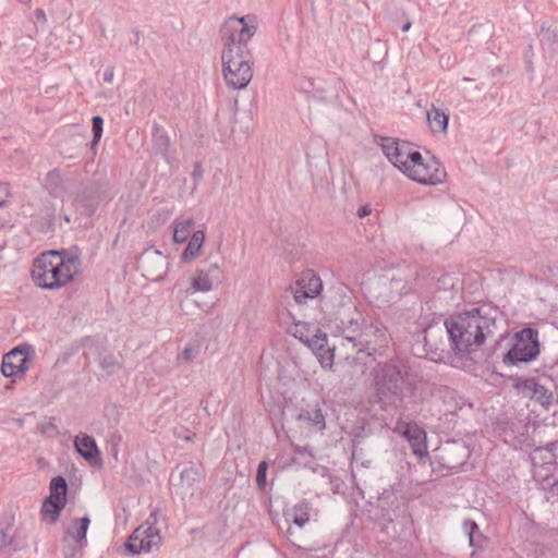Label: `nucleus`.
Here are the masks:
<instances>
[{"label": "nucleus", "mask_w": 558, "mask_h": 558, "mask_svg": "<svg viewBox=\"0 0 558 558\" xmlns=\"http://www.w3.org/2000/svg\"><path fill=\"white\" fill-rule=\"evenodd\" d=\"M426 120L433 133L445 134L447 132L449 117L441 109L432 106L426 112Z\"/></svg>", "instance_id": "22"}, {"label": "nucleus", "mask_w": 558, "mask_h": 558, "mask_svg": "<svg viewBox=\"0 0 558 558\" xmlns=\"http://www.w3.org/2000/svg\"><path fill=\"white\" fill-rule=\"evenodd\" d=\"M221 61L227 85L233 89L245 88L253 77L251 52H221Z\"/></svg>", "instance_id": "7"}, {"label": "nucleus", "mask_w": 558, "mask_h": 558, "mask_svg": "<svg viewBox=\"0 0 558 558\" xmlns=\"http://www.w3.org/2000/svg\"><path fill=\"white\" fill-rule=\"evenodd\" d=\"M458 449L462 452V459L466 458V449L463 446L458 447Z\"/></svg>", "instance_id": "43"}, {"label": "nucleus", "mask_w": 558, "mask_h": 558, "mask_svg": "<svg viewBox=\"0 0 558 558\" xmlns=\"http://www.w3.org/2000/svg\"><path fill=\"white\" fill-rule=\"evenodd\" d=\"M59 178H60L59 172H58V171H56V170L50 171V172L48 173V179H49V180H58Z\"/></svg>", "instance_id": "42"}, {"label": "nucleus", "mask_w": 558, "mask_h": 558, "mask_svg": "<svg viewBox=\"0 0 558 558\" xmlns=\"http://www.w3.org/2000/svg\"><path fill=\"white\" fill-rule=\"evenodd\" d=\"M89 522L88 517L72 520L66 530V534L72 537L76 544L83 545L85 543Z\"/></svg>", "instance_id": "24"}, {"label": "nucleus", "mask_w": 558, "mask_h": 558, "mask_svg": "<svg viewBox=\"0 0 558 558\" xmlns=\"http://www.w3.org/2000/svg\"><path fill=\"white\" fill-rule=\"evenodd\" d=\"M411 28V23L408 22L402 26V32H408Z\"/></svg>", "instance_id": "44"}, {"label": "nucleus", "mask_w": 558, "mask_h": 558, "mask_svg": "<svg viewBox=\"0 0 558 558\" xmlns=\"http://www.w3.org/2000/svg\"><path fill=\"white\" fill-rule=\"evenodd\" d=\"M137 265L142 275L151 281L162 280L168 271L167 257L155 248L145 250L140 256Z\"/></svg>", "instance_id": "15"}, {"label": "nucleus", "mask_w": 558, "mask_h": 558, "mask_svg": "<svg viewBox=\"0 0 558 558\" xmlns=\"http://www.w3.org/2000/svg\"><path fill=\"white\" fill-rule=\"evenodd\" d=\"M397 429L408 439L414 454L424 457L427 453L425 432L417 425L399 423Z\"/></svg>", "instance_id": "18"}, {"label": "nucleus", "mask_w": 558, "mask_h": 558, "mask_svg": "<svg viewBox=\"0 0 558 558\" xmlns=\"http://www.w3.org/2000/svg\"><path fill=\"white\" fill-rule=\"evenodd\" d=\"M447 335L446 323L441 325H433L424 330V342L425 345L432 352L444 351V337Z\"/></svg>", "instance_id": "19"}, {"label": "nucleus", "mask_w": 558, "mask_h": 558, "mask_svg": "<svg viewBox=\"0 0 558 558\" xmlns=\"http://www.w3.org/2000/svg\"><path fill=\"white\" fill-rule=\"evenodd\" d=\"M377 45L379 46V48H381L386 52L385 47H384V45H381V43L378 41Z\"/></svg>", "instance_id": "46"}, {"label": "nucleus", "mask_w": 558, "mask_h": 558, "mask_svg": "<svg viewBox=\"0 0 558 558\" xmlns=\"http://www.w3.org/2000/svg\"><path fill=\"white\" fill-rule=\"evenodd\" d=\"M542 43L554 52H558V25L551 26L542 33Z\"/></svg>", "instance_id": "30"}, {"label": "nucleus", "mask_w": 558, "mask_h": 558, "mask_svg": "<svg viewBox=\"0 0 558 558\" xmlns=\"http://www.w3.org/2000/svg\"><path fill=\"white\" fill-rule=\"evenodd\" d=\"M390 289L391 292H395L396 294H402L407 291V284L402 279L392 278L390 281Z\"/></svg>", "instance_id": "34"}, {"label": "nucleus", "mask_w": 558, "mask_h": 558, "mask_svg": "<svg viewBox=\"0 0 558 558\" xmlns=\"http://www.w3.org/2000/svg\"><path fill=\"white\" fill-rule=\"evenodd\" d=\"M35 356V350L31 344H20L4 354L1 372L5 377L24 374L29 369Z\"/></svg>", "instance_id": "13"}, {"label": "nucleus", "mask_w": 558, "mask_h": 558, "mask_svg": "<svg viewBox=\"0 0 558 558\" xmlns=\"http://www.w3.org/2000/svg\"><path fill=\"white\" fill-rule=\"evenodd\" d=\"M81 272V260L75 254L50 251L35 259L33 279L37 286L54 290L60 289Z\"/></svg>", "instance_id": "2"}, {"label": "nucleus", "mask_w": 558, "mask_h": 558, "mask_svg": "<svg viewBox=\"0 0 558 558\" xmlns=\"http://www.w3.org/2000/svg\"><path fill=\"white\" fill-rule=\"evenodd\" d=\"M496 310L480 307L446 322L450 349L454 354L453 363L475 352L496 333Z\"/></svg>", "instance_id": "1"}, {"label": "nucleus", "mask_w": 558, "mask_h": 558, "mask_svg": "<svg viewBox=\"0 0 558 558\" xmlns=\"http://www.w3.org/2000/svg\"><path fill=\"white\" fill-rule=\"evenodd\" d=\"M463 81H465V83H469V82H471L472 80H471V78H469V77H464V78H463Z\"/></svg>", "instance_id": "47"}, {"label": "nucleus", "mask_w": 558, "mask_h": 558, "mask_svg": "<svg viewBox=\"0 0 558 558\" xmlns=\"http://www.w3.org/2000/svg\"><path fill=\"white\" fill-rule=\"evenodd\" d=\"M196 355V350L193 347L185 348L179 355V359L185 362L192 361Z\"/></svg>", "instance_id": "37"}, {"label": "nucleus", "mask_w": 558, "mask_h": 558, "mask_svg": "<svg viewBox=\"0 0 558 558\" xmlns=\"http://www.w3.org/2000/svg\"><path fill=\"white\" fill-rule=\"evenodd\" d=\"M310 504L307 501H301L287 510L284 515L288 522H293L299 527H303L310 521Z\"/></svg>", "instance_id": "23"}, {"label": "nucleus", "mask_w": 558, "mask_h": 558, "mask_svg": "<svg viewBox=\"0 0 558 558\" xmlns=\"http://www.w3.org/2000/svg\"><path fill=\"white\" fill-rule=\"evenodd\" d=\"M20 2H24V3H27L29 2L31 0H19Z\"/></svg>", "instance_id": "48"}, {"label": "nucleus", "mask_w": 558, "mask_h": 558, "mask_svg": "<svg viewBox=\"0 0 558 558\" xmlns=\"http://www.w3.org/2000/svg\"><path fill=\"white\" fill-rule=\"evenodd\" d=\"M202 478V470L190 465L181 471L179 482L174 483V486L178 487V493L182 498H192L198 492V483Z\"/></svg>", "instance_id": "17"}, {"label": "nucleus", "mask_w": 558, "mask_h": 558, "mask_svg": "<svg viewBox=\"0 0 558 558\" xmlns=\"http://www.w3.org/2000/svg\"><path fill=\"white\" fill-rule=\"evenodd\" d=\"M266 471H267V463L265 461H263L258 464L257 474H256V482L260 488H263L266 484Z\"/></svg>", "instance_id": "33"}, {"label": "nucleus", "mask_w": 558, "mask_h": 558, "mask_svg": "<svg viewBox=\"0 0 558 558\" xmlns=\"http://www.w3.org/2000/svg\"><path fill=\"white\" fill-rule=\"evenodd\" d=\"M374 385L383 409L396 405L409 388L407 372L395 363H386L376 371Z\"/></svg>", "instance_id": "4"}, {"label": "nucleus", "mask_w": 558, "mask_h": 558, "mask_svg": "<svg viewBox=\"0 0 558 558\" xmlns=\"http://www.w3.org/2000/svg\"><path fill=\"white\" fill-rule=\"evenodd\" d=\"M323 290L320 278L312 270L302 274L293 288V296L296 303H303L306 299L316 298Z\"/></svg>", "instance_id": "16"}, {"label": "nucleus", "mask_w": 558, "mask_h": 558, "mask_svg": "<svg viewBox=\"0 0 558 558\" xmlns=\"http://www.w3.org/2000/svg\"><path fill=\"white\" fill-rule=\"evenodd\" d=\"M288 534H289V535H292V531H291V529H289V530H288Z\"/></svg>", "instance_id": "49"}, {"label": "nucleus", "mask_w": 558, "mask_h": 558, "mask_svg": "<svg viewBox=\"0 0 558 558\" xmlns=\"http://www.w3.org/2000/svg\"><path fill=\"white\" fill-rule=\"evenodd\" d=\"M74 446L78 453L89 462H93L99 454L95 439L86 434L76 436Z\"/></svg>", "instance_id": "21"}, {"label": "nucleus", "mask_w": 558, "mask_h": 558, "mask_svg": "<svg viewBox=\"0 0 558 558\" xmlns=\"http://www.w3.org/2000/svg\"><path fill=\"white\" fill-rule=\"evenodd\" d=\"M258 20L254 14H247L241 17L230 16L221 26L220 34L222 40L221 52L250 51L248 41L256 34Z\"/></svg>", "instance_id": "6"}, {"label": "nucleus", "mask_w": 558, "mask_h": 558, "mask_svg": "<svg viewBox=\"0 0 558 558\" xmlns=\"http://www.w3.org/2000/svg\"><path fill=\"white\" fill-rule=\"evenodd\" d=\"M37 16H44V12L41 10H37Z\"/></svg>", "instance_id": "45"}, {"label": "nucleus", "mask_w": 558, "mask_h": 558, "mask_svg": "<svg viewBox=\"0 0 558 558\" xmlns=\"http://www.w3.org/2000/svg\"><path fill=\"white\" fill-rule=\"evenodd\" d=\"M114 77V69L109 66L105 70L102 78L106 83H112Z\"/></svg>", "instance_id": "39"}, {"label": "nucleus", "mask_w": 558, "mask_h": 558, "mask_svg": "<svg viewBox=\"0 0 558 558\" xmlns=\"http://www.w3.org/2000/svg\"><path fill=\"white\" fill-rule=\"evenodd\" d=\"M289 333L305 343L319 359L323 366L332 364V350L328 347L327 335L311 323L296 322L289 328Z\"/></svg>", "instance_id": "8"}, {"label": "nucleus", "mask_w": 558, "mask_h": 558, "mask_svg": "<svg viewBox=\"0 0 558 558\" xmlns=\"http://www.w3.org/2000/svg\"><path fill=\"white\" fill-rule=\"evenodd\" d=\"M64 508V505L58 501H54L50 498H47L43 504V515L49 522L53 523L59 518L61 510Z\"/></svg>", "instance_id": "28"}, {"label": "nucleus", "mask_w": 558, "mask_h": 558, "mask_svg": "<svg viewBox=\"0 0 558 558\" xmlns=\"http://www.w3.org/2000/svg\"><path fill=\"white\" fill-rule=\"evenodd\" d=\"M204 242L205 232L203 230L193 232L186 247L181 254V262L191 263L201 256Z\"/></svg>", "instance_id": "20"}, {"label": "nucleus", "mask_w": 558, "mask_h": 558, "mask_svg": "<svg viewBox=\"0 0 558 558\" xmlns=\"http://www.w3.org/2000/svg\"><path fill=\"white\" fill-rule=\"evenodd\" d=\"M359 326L355 332L349 333L347 331L343 336L344 339L356 349L357 353L365 352L369 356L381 354L383 350L389 344L390 337L385 328L379 326Z\"/></svg>", "instance_id": "9"}, {"label": "nucleus", "mask_w": 558, "mask_h": 558, "mask_svg": "<svg viewBox=\"0 0 558 558\" xmlns=\"http://www.w3.org/2000/svg\"><path fill=\"white\" fill-rule=\"evenodd\" d=\"M463 530L469 536V544L470 546H474L475 543V533L478 532L477 524L472 520H465L463 522Z\"/></svg>", "instance_id": "31"}, {"label": "nucleus", "mask_w": 558, "mask_h": 558, "mask_svg": "<svg viewBox=\"0 0 558 558\" xmlns=\"http://www.w3.org/2000/svg\"><path fill=\"white\" fill-rule=\"evenodd\" d=\"M158 510L153 511L145 523L140 525L130 536L126 548L132 554L149 553L158 548L161 537L158 523Z\"/></svg>", "instance_id": "10"}, {"label": "nucleus", "mask_w": 558, "mask_h": 558, "mask_svg": "<svg viewBox=\"0 0 558 558\" xmlns=\"http://www.w3.org/2000/svg\"><path fill=\"white\" fill-rule=\"evenodd\" d=\"M525 387L532 390V399L541 403L542 405H549L553 400V393L550 390L545 388L543 385L529 380L525 384Z\"/></svg>", "instance_id": "26"}, {"label": "nucleus", "mask_w": 558, "mask_h": 558, "mask_svg": "<svg viewBox=\"0 0 558 558\" xmlns=\"http://www.w3.org/2000/svg\"><path fill=\"white\" fill-rule=\"evenodd\" d=\"M220 270L218 263H213L206 268H196L189 277L190 287L185 288L182 283L177 282L174 288L175 302L179 310L185 315L193 313V307L197 306L196 303L191 304L189 296L195 292L207 293L213 291L219 283L220 279L217 272Z\"/></svg>", "instance_id": "5"}, {"label": "nucleus", "mask_w": 558, "mask_h": 558, "mask_svg": "<svg viewBox=\"0 0 558 558\" xmlns=\"http://www.w3.org/2000/svg\"><path fill=\"white\" fill-rule=\"evenodd\" d=\"M68 485L63 477H54L50 482V495L48 498L65 506Z\"/></svg>", "instance_id": "27"}, {"label": "nucleus", "mask_w": 558, "mask_h": 558, "mask_svg": "<svg viewBox=\"0 0 558 558\" xmlns=\"http://www.w3.org/2000/svg\"><path fill=\"white\" fill-rule=\"evenodd\" d=\"M12 542L11 529L8 526L0 531V549L7 547Z\"/></svg>", "instance_id": "35"}, {"label": "nucleus", "mask_w": 558, "mask_h": 558, "mask_svg": "<svg viewBox=\"0 0 558 558\" xmlns=\"http://www.w3.org/2000/svg\"><path fill=\"white\" fill-rule=\"evenodd\" d=\"M404 174L413 181L429 185L440 184L446 179V171L438 161L432 159L424 162L422 157L420 160H413Z\"/></svg>", "instance_id": "14"}, {"label": "nucleus", "mask_w": 558, "mask_h": 558, "mask_svg": "<svg viewBox=\"0 0 558 558\" xmlns=\"http://www.w3.org/2000/svg\"><path fill=\"white\" fill-rule=\"evenodd\" d=\"M40 432L46 435H51L56 432V426L52 423H46L40 426Z\"/></svg>", "instance_id": "40"}, {"label": "nucleus", "mask_w": 558, "mask_h": 558, "mask_svg": "<svg viewBox=\"0 0 558 558\" xmlns=\"http://www.w3.org/2000/svg\"><path fill=\"white\" fill-rule=\"evenodd\" d=\"M102 125H104L102 118L99 116H95L93 118V133H94L93 142H92L93 145L98 144V142L101 137V134H102Z\"/></svg>", "instance_id": "32"}, {"label": "nucleus", "mask_w": 558, "mask_h": 558, "mask_svg": "<svg viewBox=\"0 0 558 558\" xmlns=\"http://www.w3.org/2000/svg\"><path fill=\"white\" fill-rule=\"evenodd\" d=\"M101 366H102L104 368H114V367L119 368V367H120V364H119L117 361H114L113 359H111V357H108V359H107V357H105V359L101 361Z\"/></svg>", "instance_id": "38"}, {"label": "nucleus", "mask_w": 558, "mask_h": 558, "mask_svg": "<svg viewBox=\"0 0 558 558\" xmlns=\"http://www.w3.org/2000/svg\"><path fill=\"white\" fill-rule=\"evenodd\" d=\"M537 336V331L531 328L518 332L512 348L505 356V362L517 364L534 360L539 353Z\"/></svg>", "instance_id": "11"}, {"label": "nucleus", "mask_w": 558, "mask_h": 558, "mask_svg": "<svg viewBox=\"0 0 558 558\" xmlns=\"http://www.w3.org/2000/svg\"><path fill=\"white\" fill-rule=\"evenodd\" d=\"M173 241L174 243H184L190 235H192V229L194 226L193 218L174 220L173 223Z\"/></svg>", "instance_id": "25"}, {"label": "nucleus", "mask_w": 558, "mask_h": 558, "mask_svg": "<svg viewBox=\"0 0 558 558\" xmlns=\"http://www.w3.org/2000/svg\"><path fill=\"white\" fill-rule=\"evenodd\" d=\"M379 146L387 159L403 174L409 170L413 160H420L421 154L413 150L410 144L391 137H381Z\"/></svg>", "instance_id": "12"}, {"label": "nucleus", "mask_w": 558, "mask_h": 558, "mask_svg": "<svg viewBox=\"0 0 558 558\" xmlns=\"http://www.w3.org/2000/svg\"><path fill=\"white\" fill-rule=\"evenodd\" d=\"M371 214V208L368 206H362L359 211H357V216L360 218H363V217H366Z\"/></svg>", "instance_id": "41"}, {"label": "nucleus", "mask_w": 558, "mask_h": 558, "mask_svg": "<svg viewBox=\"0 0 558 558\" xmlns=\"http://www.w3.org/2000/svg\"><path fill=\"white\" fill-rule=\"evenodd\" d=\"M320 308L326 323L335 324L343 335L347 331L355 332L359 326L364 324L363 315L357 310L352 293L344 287L335 289L324 296Z\"/></svg>", "instance_id": "3"}, {"label": "nucleus", "mask_w": 558, "mask_h": 558, "mask_svg": "<svg viewBox=\"0 0 558 558\" xmlns=\"http://www.w3.org/2000/svg\"><path fill=\"white\" fill-rule=\"evenodd\" d=\"M11 195L10 186L7 183H0V206H3Z\"/></svg>", "instance_id": "36"}, {"label": "nucleus", "mask_w": 558, "mask_h": 558, "mask_svg": "<svg viewBox=\"0 0 558 558\" xmlns=\"http://www.w3.org/2000/svg\"><path fill=\"white\" fill-rule=\"evenodd\" d=\"M300 421H305L316 426L318 429L323 430L326 426L325 417L320 409H315L313 412L304 411L299 414Z\"/></svg>", "instance_id": "29"}]
</instances>
